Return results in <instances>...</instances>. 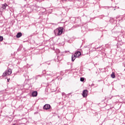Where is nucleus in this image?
I'll return each mask as SVG.
<instances>
[{
  "label": "nucleus",
  "instance_id": "obj_11",
  "mask_svg": "<svg viewBox=\"0 0 125 125\" xmlns=\"http://www.w3.org/2000/svg\"><path fill=\"white\" fill-rule=\"evenodd\" d=\"M80 81H81V82H83V81H84V78H81Z\"/></svg>",
  "mask_w": 125,
  "mask_h": 125
},
{
  "label": "nucleus",
  "instance_id": "obj_8",
  "mask_svg": "<svg viewBox=\"0 0 125 125\" xmlns=\"http://www.w3.org/2000/svg\"><path fill=\"white\" fill-rule=\"evenodd\" d=\"M6 6H7V4L6 3H5L4 4H3L2 5V7L3 9H6Z\"/></svg>",
  "mask_w": 125,
  "mask_h": 125
},
{
  "label": "nucleus",
  "instance_id": "obj_12",
  "mask_svg": "<svg viewBox=\"0 0 125 125\" xmlns=\"http://www.w3.org/2000/svg\"><path fill=\"white\" fill-rule=\"evenodd\" d=\"M9 80H10V79H8L7 80L8 82H9Z\"/></svg>",
  "mask_w": 125,
  "mask_h": 125
},
{
  "label": "nucleus",
  "instance_id": "obj_1",
  "mask_svg": "<svg viewBox=\"0 0 125 125\" xmlns=\"http://www.w3.org/2000/svg\"><path fill=\"white\" fill-rule=\"evenodd\" d=\"M63 33V27H59L54 30L55 36H61Z\"/></svg>",
  "mask_w": 125,
  "mask_h": 125
},
{
  "label": "nucleus",
  "instance_id": "obj_9",
  "mask_svg": "<svg viewBox=\"0 0 125 125\" xmlns=\"http://www.w3.org/2000/svg\"><path fill=\"white\" fill-rule=\"evenodd\" d=\"M111 78H112V79H115V78H116V76L115 75V73L113 72L111 75Z\"/></svg>",
  "mask_w": 125,
  "mask_h": 125
},
{
  "label": "nucleus",
  "instance_id": "obj_10",
  "mask_svg": "<svg viewBox=\"0 0 125 125\" xmlns=\"http://www.w3.org/2000/svg\"><path fill=\"white\" fill-rule=\"evenodd\" d=\"M2 41H3V37L0 36V42H2Z\"/></svg>",
  "mask_w": 125,
  "mask_h": 125
},
{
  "label": "nucleus",
  "instance_id": "obj_13",
  "mask_svg": "<svg viewBox=\"0 0 125 125\" xmlns=\"http://www.w3.org/2000/svg\"><path fill=\"white\" fill-rule=\"evenodd\" d=\"M62 95H64V93H62Z\"/></svg>",
  "mask_w": 125,
  "mask_h": 125
},
{
  "label": "nucleus",
  "instance_id": "obj_7",
  "mask_svg": "<svg viewBox=\"0 0 125 125\" xmlns=\"http://www.w3.org/2000/svg\"><path fill=\"white\" fill-rule=\"evenodd\" d=\"M16 37L18 38H21V37H22V33H21V32L18 33L16 35Z\"/></svg>",
  "mask_w": 125,
  "mask_h": 125
},
{
  "label": "nucleus",
  "instance_id": "obj_14",
  "mask_svg": "<svg viewBox=\"0 0 125 125\" xmlns=\"http://www.w3.org/2000/svg\"><path fill=\"white\" fill-rule=\"evenodd\" d=\"M62 95H64V93H62Z\"/></svg>",
  "mask_w": 125,
  "mask_h": 125
},
{
  "label": "nucleus",
  "instance_id": "obj_4",
  "mask_svg": "<svg viewBox=\"0 0 125 125\" xmlns=\"http://www.w3.org/2000/svg\"><path fill=\"white\" fill-rule=\"evenodd\" d=\"M87 90H84L83 92V97H86L87 96Z\"/></svg>",
  "mask_w": 125,
  "mask_h": 125
},
{
  "label": "nucleus",
  "instance_id": "obj_5",
  "mask_svg": "<svg viewBox=\"0 0 125 125\" xmlns=\"http://www.w3.org/2000/svg\"><path fill=\"white\" fill-rule=\"evenodd\" d=\"M50 108H51L50 105L48 104H45L43 106V109H44L45 110H49Z\"/></svg>",
  "mask_w": 125,
  "mask_h": 125
},
{
  "label": "nucleus",
  "instance_id": "obj_3",
  "mask_svg": "<svg viewBox=\"0 0 125 125\" xmlns=\"http://www.w3.org/2000/svg\"><path fill=\"white\" fill-rule=\"evenodd\" d=\"M11 74H12V70L8 69L3 73L2 76L6 77V76H9V75H11Z\"/></svg>",
  "mask_w": 125,
  "mask_h": 125
},
{
  "label": "nucleus",
  "instance_id": "obj_2",
  "mask_svg": "<svg viewBox=\"0 0 125 125\" xmlns=\"http://www.w3.org/2000/svg\"><path fill=\"white\" fill-rule=\"evenodd\" d=\"M81 52L80 51H77L76 52L74 55H73L72 56V61H75V59L77 58V57H79L81 55Z\"/></svg>",
  "mask_w": 125,
  "mask_h": 125
},
{
  "label": "nucleus",
  "instance_id": "obj_6",
  "mask_svg": "<svg viewBox=\"0 0 125 125\" xmlns=\"http://www.w3.org/2000/svg\"><path fill=\"white\" fill-rule=\"evenodd\" d=\"M32 95L33 97H36L38 95V92L37 91H34L32 92Z\"/></svg>",
  "mask_w": 125,
  "mask_h": 125
}]
</instances>
